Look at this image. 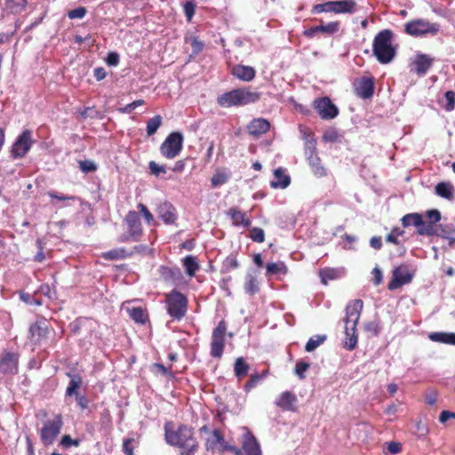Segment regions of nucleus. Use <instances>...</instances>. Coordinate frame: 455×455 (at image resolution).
Listing matches in <instances>:
<instances>
[{
    "mask_svg": "<svg viewBox=\"0 0 455 455\" xmlns=\"http://www.w3.org/2000/svg\"><path fill=\"white\" fill-rule=\"evenodd\" d=\"M185 42L187 44H190L191 47H192V54L193 55H197L198 53H200L204 48V42L200 41L198 39L197 36H186L185 37Z\"/></svg>",
    "mask_w": 455,
    "mask_h": 455,
    "instance_id": "3c124183",
    "label": "nucleus"
},
{
    "mask_svg": "<svg viewBox=\"0 0 455 455\" xmlns=\"http://www.w3.org/2000/svg\"><path fill=\"white\" fill-rule=\"evenodd\" d=\"M288 272L286 265L283 261L271 262L266 266V275L268 276L286 275Z\"/></svg>",
    "mask_w": 455,
    "mask_h": 455,
    "instance_id": "4c0bfd02",
    "label": "nucleus"
},
{
    "mask_svg": "<svg viewBox=\"0 0 455 455\" xmlns=\"http://www.w3.org/2000/svg\"><path fill=\"white\" fill-rule=\"evenodd\" d=\"M437 236L448 240L450 248H453L455 244V227L452 224L450 225H439Z\"/></svg>",
    "mask_w": 455,
    "mask_h": 455,
    "instance_id": "7c9ffc66",
    "label": "nucleus"
},
{
    "mask_svg": "<svg viewBox=\"0 0 455 455\" xmlns=\"http://www.w3.org/2000/svg\"><path fill=\"white\" fill-rule=\"evenodd\" d=\"M217 444L223 446L224 450H232L231 446L226 444L225 439L219 429L212 431V436L206 440V449L213 450Z\"/></svg>",
    "mask_w": 455,
    "mask_h": 455,
    "instance_id": "2f4dec72",
    "label": "nucleus"
},
{
    "mask_svg": "<svg viewBox=\"0 0 455 455\" xmlns=\"http://www.w3.org/2000/svg\"><path fill=\"white\" fill-rule=\"evenodd\" d=\"M428 338L434 342L455 346V332L435 331L431 332Z\"/></svg>",
    "mask_w": 455,
    "mask_h": 455,
    "instance_id": "473e14b6",
    "label": "nucleus"
},
{
    "mask_svg": "<svg viewBox=\"0 0 455 455\" xmlns=\"http://www.w3.org/2000/svg\"><path fill=\"white\" fill-rule=\"evenodd\" d=\"M158 217L167 225L176 224L177 210L171 203L164 202L158 206Z\"/></svg>",
    "mask_w": 455,
    "mask_h": 455,
    "instance_id": "aec40b11",
    "label": "nucleus"
},
{
    "mask_svg": "<svg viewBox=\"0 0 455 455\" xmlns=\"http://www.w3.org/2000/svg\"><path fill=\"white\" fill-rule=\"evenodd\" d=\"M259 291V284L257 277L251 274L247 273L245 276L244 291L250 296H253Z\"/></svg>",
    "mask_w": 455,
    "mask_h": 455,
    "instance_id": "58836bf2",
    "label": "nucleus"
},
{
    "mask_svg": "<svg viewBox=\"0 0 455 455\" xmlns=\"http://www.w3.org/2000/svg\"><path fill=\"white\" fill-rule=\"evenodd\" d=\"M412 278L413 274L409 272L406 267H396L392 272V279L387 287L390 291L396 290L404 284L410 283Z\"/></svg>",
    "mask_w": 455,
    "mask_h": 455,
    "instance_id": "4468645a",
    "label": "nucleus"
},
{
    "mask_svg": "<svg viewBox=\"0 0 455 455\" xmlns=\"http://www.w3.org/2000/svg\"><path fill=\"white\" fill-rule=\"evenodd\" d=\"M260 97L259 92L251 91L248 88H236L218 96L217 103L221 108H229L256 103Z\"/></svg>",
    "mask_w": 455,
    "mask_h": 455,
    "instance_id": "7ed1b4c3",
    "label": "nucleus"
},
{
    "mask_svg": "<svg viewBox=\"0 0 455 455\" xmlns=\"http://www.w3.org/2000/svg\"><path fill=\"white\" fill-rule=\"evenodd\" d=\"M132 255V251L127 252L124 248H116L106 251L103 254V258L108 260H116L131 257Z\"/></svg>",
    "mask_w": 455,
    "mask_h": 455,
    "instance_id": "79ce46f5",
    "label": "nucleus"
},
{
    "mask_svg": "<svg viewBox=\"0 0 455 455\" xmlns=\"http://www.w3.org/2000/svg\"><path fill=\"white\" fill-rule=\"evenodd\" d=\"M34 144L32 132L24 130L15 140L12 146L11 156L13 159L24 157Z\"/></svg>",
    "mask_w": 455,
    "mask_h": 455,
    "instance_id": "1a4fd4ad",
    "label": "nucleus"
},
{
    "mask_svg": "<svg viewBox=\"0 0 455 455\" xmlns=\"http://www.w3.org/2000/svg\"><path fill=\"white\" fill-rule=\"evenodd\" d=\"M184 136L180 132H172L160 146L161 155L167 159L178 156L183 148Z\"/></svg>",
    "mask_w": 455,
    "mask_h": 455,
    "instance_id": "423d86ee",
    "label": "nucleus"
},
{
    "mask_svg": "<svg viewBox=\"0 0 455 455\" xmlns=\"http://www.w3.org/2000/svg\"><path fill=\"white\" fill-rule=\"evenodd\" d=\"M163 118L161 116L156 115L147 122L146 132L148 136L154 135L162 124Z\"/></svg>",
    "mask_w": 455,
    "mask_h": 455,
    "instance_id": "de8ad7c7",
    "label": "nucleus"
},
{
    "mask_svg": "<svg viewBox=\"0 0 455 455\" xmlns=\"http://www.w3.org/2000/svg\"><path fill=\"white\" fill-rule=\"evenodd\" d=\"M182 265L186 274L190 277H193L200 267L196 258L193 255L184 257L182 259Z\"/></svg>",
    "mask_w": 455,
    "mask_h": 455,
    "instance_id": "c9c22d12",
    "label": "nucleus"
},
{
    "mask_svg": "<svg viewBox=\"0 0 455 455\" xmlns=\"http://www.w3.org/2000/svg\"><path fill=\"white\" fill-rule=\"evenodd\" d=\"M250 135L259 137L270 130V123L264 118H253L247 125Z\"/></svg>",
    "mask_w": 455,
    "mask_h": 455,
    "instance_id": "412c9836",
    "label": "nucleus"
},
{
    "mask_svg": "<svg viewBox=\"0 0 455 455\" xmlns=\"http://www.w3.org/2000/svg\"><path fill=\"white\" fill-rule=\"evenodd\" d=\"M326 335H315L311 337L305 346V350L307 352L314 351L317 347L323 344L326 340Z\"/></svg>",
    "mask_w": 455,
    "mask_h": 455,
    "instance_id": "603ef678",
    "label": "nucleus"
},
{
    "mask_svg": "<svg viewBox=\"0 0 455 455\" xmlns=\"http://www.w3.org/2000/svg\"><path fill=\"white\" fill-rule=\"evenodd\" d=\"M435 61L434 58L425 53H417L411 62V71L419 76H424L433 66Z\"/></svg>",
    "mask_w": 455,
    "mask_h": 455,
    "instance_id": "dca6fc26",
    "label": "nucleus"
},
{
    "mask_svg": "<svg viewBox=\"0 0 455 455\" xmlns=\"http://www.w3.org/2000/svg\"><path fill=\"white\" fill-rule=\"evenodd\" d=\"M401 220L403 228L414 226L418 228L422 224V216L417 212L408 213Z\"/></svg>",
    "mask_w": 455,
    "mask_h": 455,
    "instance_id": "c03bdc74",
    "label": "nucleus"
},
{
    "mask_svg": "<svg viewBox=\"0 0 455 455\" xmlns=\"http://www.w3.org/2000/svg\"><path fill=\"white\" fill-rule=\"evenodd\" d=\"M231 73L236 78L245 82L253 80L256 75V71L252 67L240 64L235 65L232 68Z\"/></svg>",
    "mask_w": 455,
    "mask_h": 455,
    "instance_id": "393cba45",
    "label": "nucleus"
},
{
    "mask_svg": "<svg viewBox=\"0 0 455 455\" xmlns=\"http://www.w3.org/2000/svg\"><path fill=\"white\" fill-rule=\"evenodd\" d=\"M231 178L229 171L217 169L211 179L212 188H219L226 184Z\"/></svg>",
    "mask_w": 455,
    "mask_h": 455,
    "instance_id": "e433bc0d",
    "label": "nucleus"
},
{
    "mask_svg": "<svg viewBox=\"0 0 455 455\" xmlns=\"http://www.w3.org/2000/svg\"><path fill=\"white\" fill-rule=\"evenodd\" d=\"M394 33L390 29L379 31L373 38L372 53L381 64L390 63L396 55V48L393 45Z\"/></svg>",
    "mask_w": 455,
    "mask_h": 455,
    "instance_id": "20e7f679",
    "label": "nucleus"
},
{
    "mask_svg": "<svg viewBox=\"0 0 455 455\" xmlns=\"http://www.w3.org/2000/svg\"><path fill=\"white\" fill-rule=\"evenodd\" d=\"M125 221L128 226L130 236L132 237L133 241H138L139 237L142 234L141 222L139 213L134 211H130L125 217Z\"/></svg>",
    "mask_w": 455,
    "mask_h": 455,
    "instance_id": "a211bd4d",
    "label": "nucleus"
},
{
    "mask_svg": "<svg viewBox=\"0 0 455 455\" xmlns=\"http://www.w3.org/2000/svg\"><path fill=\"white\" fill-rule=\"evenodd\" d=\"M183 12L186 19L190 22L196 12V4L192 1H187L183 4Z\"/></svg>",
    "mask_w": 455,
    "mask_h": 455,
    "instance_id": "bf43d9fd",
    "label": "nucleus"
},
{
    "mask_svg": "<svg viewBox=\"0 0 455 455\" xmlns=\"http://www.w3.org/2000/svg\"><path fill=\"white\" fill-rule=\"evenodd\" d=\"M440 29L437 23H431L424 19H417L408 21L404 25V31L406 34L419 37L427 34L436 35Z\"/></svg>",
    "mask_w": 455,
    "mask_h": 455,
    "instance_id": "0eeeda50",
    "label": "nucleus"
},
{
    "mask_svg": "<svg viewBox=\"0 0 455 455\" xmlns=\"http://www.w3.org/2000/svg\"><path fill=\"white\" fill-rule=\"evenodd\" d=\"M309 367V363L304 360H299L296 363L294 372L299 379H304L306 378L305 372L308 370Z\"/></svg>",
    "mask_w": 455,
    "mask_h": 455,
    "instance_id": "4d7b16f0",
    "label": "nucleus"
},
{
    "mask_svg": "<svg viewBox=\"0 0 455 455\" xmlns=\"http://www.w3.org/2000/svg\"><path fill=\"white\" fill-rule=\"evenodd\" d=\"M297 402V397L294 394L289 391L283 392L278 399L275 401V404L283 409V411H295L294 403Z\"/></svg>",
    "mask_w": 455,
    "mask_h": 455,
    "instance_id": "cd10ccee",
    "label": "nucleus"
},
{
    "mask_svg": "<svg viewBox=\"0 0 455 455\" xmlns=\"http://www.w3.org/2000/svg\"><path fill=\"white\" fill-rule=\"evenodd\" d=\"M243 438V449L246 455H262L259 443L251 433L247 432Z\"/></svg>",
    "mask_w": 455,
    "mask_h": 455,
    "instance_id": "b1692460",
    "label": "nucleus"
},
{
    "mask_svg": "<svg viewBox=\"0 0 455 455\" xmlns=\"http://www.w3.org/2000/svg\"><path fill=\"white\" fill-rule=\"evenodd\" d=\"M339 132L335 128H329L324 132L323 135V140L325 142L333 143L339 140Z\"/></svg>",
    "mask_w": 455,
    "mask_h": 455,
    "instance_id": "69168bd1",
    "label": "nucleus"
},
{
    "mask_svg": "<svg viewBox=\"0 0 455 455\" xmlns=\"http://www.w3.org/2000/svg\"><path fill=\"white\" fill-rule=\"evenodd\" d=\"M227 214L232 220L234 226L241 225L243 228H249L251 224V219L249 217H247L244 212H242L236 207L230 208L228 211Z\"/></svg>",
    "mask_w": 455,
    "mask_h": 455,
    "instance_id": "a878e982",
    "label": "nucleus"
},
{
    "mask_svg": "<svg viewBox=\"0 0 455 455\" xmlns=\"http://www.w3.org/2000/svg\"><path fill=\"white\" fill-rule=\"evenodd\" d=\"M166 309L168 315L177 321H180L188 310L187 297L176 289L171 291L165 299Z\"/></svg>",
    "mask_w": 455,
    "mask_h": 455,
    "instance_id": "39448f33",
    "label": "nucleus"
},
{
    "mask_svg": "<svg viewBox=\"0 0 455 455\" xmlns=\"http://www.w3.org/2000/svg\"><path fill=\"white\" fill-rule=\"evenodd\" d=\"M62 426L63 421L60 414L56 415L52 420L44 422L40 431L42 443L44 445L52 444L60 433Z\"/></svg>",
    "mask_w": 455,
    "mask_h": 455,
    "instance_id": "6e6552de",
    "label": "nucleus"
},
{
    "mask_svg": "<svg viewBox=\"0 0 455 455\" xmlns=\"http://www.w3.org/2000/svg\"><path fill=\"white\" fill-rule=\"evenodd\" d=\"M364 330L372 336H378L380 331L379 323L376 320L367 322L364 323Z\"/></svg>",
    "mask_w": 455,
    "mask_h": 455,
    "instance_id": "0e129e2a",
    "label": "nucleus"
},
{
    "mask_svg": "<svg viewBox=\"0 0 455 455\" xmlns=\"http://www.w3.org/2000/svg\"><path fill=\"white\" fill-rule=\"evenodd\" d=\"M355 94L361 99L367 100L373 96L375 90L374 78L363 76L354 84Z\"/></svg>",
    "mask_w": 455,
    "mask_h": 455,
    "instance_id": "2eb2a0df",
    "label": "nucleus"
},
{
    "mask_svg": "<svg viewBox=\"0 0 455 455\" xmlns=\"http://www.w3.org/2000/svg\"><path fill=\"white\" fill-rule=\"evenodd\" d=\"M27 0H5V8L11 13H20L27 6Z\"/></svg>",
    "mask_w": 455,
    "mask_h": 455,
    "instance_id": "a18cd8bd",
    "label": "nucleus"
},
{
    "mask_svg": "<svg viewBox=\"0 0 455 455\" xmlns=\"http://www.w3.org/2000/svg\"><path fill=\"white\" fill-rule=\"evenodd\" d=\"M239 267V262L237 261L235 255H228L224 261L222 262L220 272L222 274H228L233 269H235Z\"/></svg>",
    "mask_w": 455,
    "mask_h": 455,
    "instance_id": "09e8293b",
    "label": "nucleus"
},
{
    "mask_svg": "<svg viewBox=\"0 0 455 455\" xmlns=\"http://www.w3.org/2000/svg\"><path fill=\"white\" fill-rule=\"evenodd\" d=\"M227 331V324L221 320L217 327L213 330L211 341V355L214 358H220L225 347V333Z\"/></svg>",
    "mask_w": 455,
    "mask_h": 455,
    "instance_id": "9d476101",
    "label": "nucleus"
},
{
    "mask_svg": "<svg viewBox=\"0 0 455 455\" xmlns=\"http://www.w3.org/2000/svg\"><path fill=\"white\" fill-rule=\"evenodd\" d=\"M418 234L420 235H428V236H431V235H435L437 234L438 232V228L435 229L434 228V225L430 222H425L423 220H422V224L418 227V230H417Z\"/></svg>",
    "mask_w": 455,
    "mask_h": 455,
    "instance_id": "6e6d98bb",
    "label": "nucleus"
},
{
    "mask_svg": "<svg viewBox=\"0 0 455 455\" xmlns=\"http://www.w3.org/2000/svg\"><path fill=\"white\" fill-rule=\"evenodd\" d=\"M80 443H81L80 439H72L69 435H64L60 441V445H61L62 447H64L66 449H68L71 446L78 447L80 445Z\"/></svg>",
    "mask_w": 455,
    "mask_h": 455,
    "instance_id": "052dcab7",
    "label": "nucleus"
},
{
    "mask_svg": "<svg viewBox=\"0 0 455 455\" xmlns=\"http://www.w3.org/2000/svg\"><path fill=\"white\" fill-rule=\"evenodd\" d=\"M86 12H87L86 8L80 6V7L75 8L73 10H70L68 12V17L70 20L83 19L85 16Z\"/></svg>",
    "mask_w": 455,
    "mask_h": 455,
    "instance_id": "774afa93",
    "label": "nucleus"
},
{
    "mask_svg": "<svg viewBox=\"0 0 455 455\" xmlns=\"http://www.w3.org/2000/svg\"><path fill=\"white\" fill-rule=\"evenodd\" d=\"M12 326L10 313L0 311V339H4Z\"/></svg>",
    "mask_w": 455,
    "mask_h": 455,
    "instance_id": "a19ab883",
    "label": "nucleus"
},
{
    "mask_svg": "<svg viewBox=\"0 0 455 455\" xmlns=\"http://www.w3.org/2000/svg\"><path fill=\"white\" fill-rule=\"evenodd\" d=\"M435 193L443 198L451 199L453 196V187L448 182H440L435 186Z\"/></svg>",
    "mask_w": 455,
    "mask_h": 455,
    "instance_id": "49530a36",
    "label": "nucleus"
},
{
    "mask_svg": "<svg viewBox=\"0 0 455 455\" xmlns=\"http://www.w3.org/2000/svg\"><path fill=\"white\" fill-rule=\"evenodd\" d=\"M311 12L313 14H319L322 12H334V1H327L322 4H315Z\"/></svg>",
    "mask_w": 455,
    "mask_h": 455,
    "instance_id": "864d4df0",
    "label": "nucleus"
},
{
    "mask_svg": "<svg viewBox=\"0 0 455 455\" xmlns=\"http://www.w3.org/2000/svg\"><path fill=\"white\" fill-rule=\"evenodd\" d=\"M164 439L169 445L182 449L180 455H194L197 449L193 430L187 425H180L174 430L170 427V423H166L164 425Z\"/></svg>",
    "mask_w": 455,
    "mask_h": 455,
    "instance_id": "f257e3e1",
    "label": "nucleus"
},
{
    "mask_svg": "<svg viewBox=\"0 0 455 455\" xmlns=\"http://www.w3.org/2000/svg\"><path fill=\"white\" fill-rule=\"evenodd\" d=\"M291 184V177L286 173V170L279 167L274 171V179L270 181L272 188H286Z\"/></svg>",
    "mask_w": 455,
    "mask_h": 455,
    "instance_id": "5701e85b",
    "label": "nucleus"
},
{
    "mask_svg": "<svg viewBox=\"0 0 455 455\" xmlns=\"http://www.w3.org/2000/svg\"><path fill=\"white\" fill-rule=\"evenodd\" d=\"M340 24L339 21H331L327 24L311 27L304 31L305 36L307 38L314 37L317 33L326 35H333L339 30Z\"/></svg>",
    "mask_w": 455,
    "mask_h": 455,
    "instance_id": "6ab92c4d",
    "label": "nucleus"
},
{
    "mask_svg": "<svg viewBox=\"0 0 455 455\" xmlns=\"http://www.w3.org/2000/svg\"><path fill=\"white\" fill-rule=\"evenodd\" d=\"M250 366L246 359L243 356L235 359L234 363V374L238 379H242L248 375Z\"/></svg>",
    "mask_w": 455,
    "mask_h": 455,
    "instance_id": "72a5a7b5",
    "label": "nucleus"
},
{
    "mask_svg": "<svg viewBox=\"0 0 455 455\" xmlns=\"http://www.w3.org/2000/svg\"><path fill=\"white\" fill-rule=\"evenodd\" d=\"M346 274L344 267H324L320 269L319 276L323 284L327 285L330 281L338 280Z\"/></svg>",
    "mask_w": 455,
    "mask_h": 455,
    "instance_id": "4be33fe9",
    "label": "nucleus"
},
{
    "mask_svg": "<svg viewBox=\"0 0 455 455\" xmlns=\"http://www.w3.org/2000/svg\"><path fill=\"white\" fill-rule=\"evenodd\" d=\"M79 167L84 173L93 172L97 170V165L93 161L84 160L79 162Z\"/></svg>",
    "mask_w": 455,
    "mask_h": 455,
    "instance_id": "338daca9",
    "label": "nucleus"
},
{
    "mask_svg": "<svg viewBox=\"0 0 455 455\" xmlns=\"http://www.w3.org/2000/svg\"><path fill=\"white\" fill-rule=\"evenodd\" d=\"M92 318L79 316L69 323L70 331L74 335L83 334V330H90Z\"/></svg>",
    "mask_w": 455,
    "mask_h": 455,
    "instance_id": "c756f323",
    "label": "nucleus"
},
{
    "mask_svg": "<svg viewBox=\"0 0 455 455\" xmlns=\"http://www.w3.org/2000/svg\"><path fill=\"white\" fill-rule=\"evenodd\" d=\"M358 11L357 4L355 0H338L334 1V13L337 14H352Z\"/></svg>",
    "mask_w": 455,
    "mask_h": 455,
    "instance_id": "c85d7f7f",
    "label": "nucleus"
},
{
    "mask_svg": "<svg viewBox=\"0 0 455 455\" xmlns=\"http://www.w3.org/2000/svg\"><path fill=\"white\" fill-rule=\"evenodd\" d=\"M91 325V328L90 330H83V333L85 334L84 338L83 339H80L79 340V345L80 346H84V343L88 340L89 342L90 339L92 338V336L95 334L96 332V329H97V323L92 319V323L90 324Z\"/></svg>",
    "mask_w": 455,
    "mask_h": 455,
    "instance_id": "680f3d73",
    "label": "nucleus"
},
{
    "mask_svg": "<svg viewBox=\"0 0 455 455\" xmlns=\"http://www.w3.org/2000/svg\"><path fill=\"white\" fill-rule=\"evenodd\" d=\"M129 316L137 323L144 324L148 320L146 311L140 307H132L128 310Z\"/></svg>",
    "mask_w": 455,
    "mask_h": 455,
    "instance_id": "37998d69",
    "label": "nucleus"
},
{
    "mask_svg": "<svg viewBox=\"0 0 455 455\" xmlns=\"http://www.w3.org/2000/svg\"><path fill=\"white\" fill-rule=\"evenodd\" d=\"M268 374V371H264L261 373L255 372L251 374L249 380L244 384L243 390L249 393L251 389L255 388Z\"/></svg>",
    "mask_w": 455,
    "mask_h": 455,
    "instance_id": "ea45409f",
    "label": "nucleus"
},
{
    "mask_svg": "<svg viewBox=\"0 0 455 455\" xmlns=\"http://www.w3.org/2000/svg\"><path fill=\"white\" fill-rule=\"evenodd\" d=\"M49 332L48 321L45 317H39L28 329V339L36 345L47 337Z\"/></svg>",
    "mask_w": 455,
    "mask_h": 455,
    "instance_id": "ddd939ff",
    "label": "nucleus"
},
{
    "mask_svg": "<svg viewBox=\"0 0 455 455\" xmlns=\"http://www.w3.org/2000/svg\"><path fill=\"white\" fill-rule=\"evenodd\" d=\"M249 237L256 243H263L265 240V232L260 228H252L250 229Z\"/></svg>",
    "mask_w": 455,
    "mask_h": 455,
    "instance_id": "13d9d810",
    "label": "nucleus"
},
{
    "mask_svg": "<svg viewBox=\"0 0 455 455\" xmlns=\"http://www.w3.org/2000/svg\"><path fill=\"white\" fill-rule=\"evenodd\" d=\"M144 103L145 101L143 100H136L124 107L119 108L118 112L122 114H131L136 108L142 106Z\"/></svg>",
    "mask_w": 455,
    "mask_h": 455,
    "instance_id": "e2e57ef3",
    "label": "nucleus"
},
{
    "mask_svg": "<svg viewBox=\"0 0 455 455\" xmlns=\"http://www.w3.org/2000/svg\"><path fill=\"white\" fill-rule=\"evenodd\" d=\"M19 355L14 352H4L0 355V372L15 374L18 371Z\"/></svg>",
    "mask_w": 455,
    "mask_h": 455,
    "instance_id": "f3484780",
    "label": "nucleus"
},
{
    "mask_svg": "<svg viewBox=\"0 0 455 455\" xmlns=\"http://www.w3.org/2000/svg\"><path fill=\"white\" fill-rule=\"evenodd\" d=\"M37 294L38 293H36V291L33 294L28 292H20V299L27 305L41 306L43 305V300L36 297Z\"/></svg>",
    "mask_w": 455,
    "mask_h": 455,
    "instance_id": "5fc2aeb1",
    "label": "nucleus"
},
{
    "mask_svg": "<svg viewBox=\"0 0 455 455\" xmlns=\"http://www.w3.org/2000/svg\"><path fill=\"white\" fill-rule=\"evenodd\" d=\"M69 377V382L66 388L65 395L66 397H74L80 394L78 389L81 387L83 384V379L78 373H67Z\"/></svg>",
    "mask_w": 455,
    "mask_h": 455,
    "instance_id": "bb28decb",
    "label": "nucleus"
},
{
    "mask_svg": "<svg viewBox=\"0 0 455 455\" xmlns=\"http://www.w3.org/2000/svg\"><path fill=\"white\" fill-rule=\"evenodd\" d=\"M313 107L323 120L333 119L339 115L338 107L328 97L315 99Z\"/></svg>",
    "mask_w": 455,
    "mask_h": 455,
    "instance_id": "9b49d317",
    "label": "nucleus"
},
{
    "mask_svg": "<svg viewBox=\"0 0 455 455\" xmlns=\"http://www.w3.org/2000/svg\"><path fill=\"white\" fill-rule=\"evenodd\" d=\"M160 274L164 280L170 281L177 279L180 274V271L178 267H169L166 266H161Z\"/></svg>",
    "mask_w": 455,
    "mask_h": 455,
    "instance_id": "8fccbe9b",
    "label": "nucleus"
},
{
    "mask_svg": "<svg viewBox=\"0 0 455 455\" xmlns=\"http://www.w3.org/2000/svg\"><path fill=\"white\" fill-rule=\"evenodd\" d=\"M305 155L307 156L308 164L310 165L313 173L317 177L325 176L326 170L321 164V160L317 156L315 140H308L307 142Z\"/></svg>",
    "mask_w": 455,
    "mask_h": 455,
    "instance_id": "f8f14e48",
    "label": "nucleus"
},
{
    "mask_svg": "<svg viewBox=\"0 0 455 455\" xmlns=\"http://www.w3.org/2000/svg\"><path fill=\"white\" fill-rule=\"evenodd\" d=\"M403 234H404V231L403 229H401L400 228H394L386 237V241L387 243H394V244H396L399 246L398 247L399 255H403L405 253V248L398 239V237L403 235Z\"/></svg>",
    "mask_w": 455,
    "mask_h": 455,
    "instance_id": "f704fd0d",
    "label": "nucleus"
},
{
    "mask_svg": "<svg viewBox=\"0 0 455 455\" xmlns=\"http://www.w3.org/2000/svg\"><path fill=\"white\" fill-rule=\"evenodd\" d=\"M363 307V300L359 299L350 301L346 307V317L344 319L346 339L344 347L349 351L354 350L357 345L356 325L360 319Z\"/></svg>",
    "mask_w": 455,
    "mask_h": 455,
    "instance_id": "f03ea898",
    "label": "nucleus"
}]
</instances>
